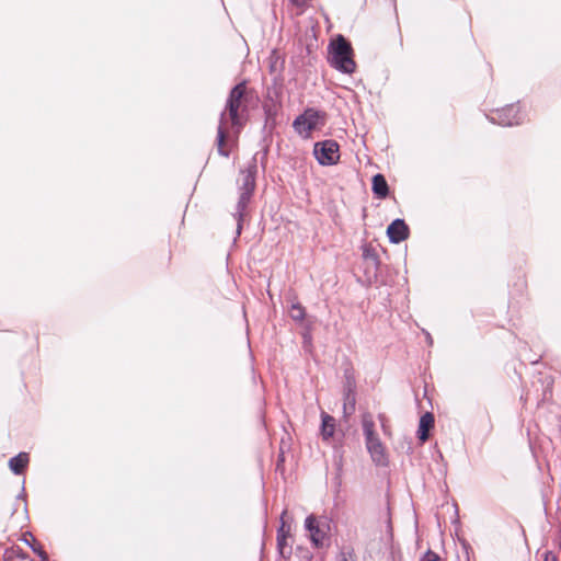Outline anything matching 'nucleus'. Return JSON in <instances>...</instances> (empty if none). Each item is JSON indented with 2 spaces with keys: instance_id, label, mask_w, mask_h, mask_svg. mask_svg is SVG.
<instances>
[{
  "instance_id": "10",
  "label": "nucleus",
  "mask_w": 561,
  "mask_h": 561,
  "mask_svg": "<svg viewBox=\"0 0 561 561\" xmlns=\"http://www.w3.org/2000/svg\"><path fill=\"white\" fill-rule=\"evenodd\" d=\"M409 227L403 219H394L387 228V236L391 243H400L408 239Z\"/></svg>"
},
{
  "instance_id": "22",
  "label": "nucleus",
  "mask_w": 561,
  "mask_h": 561,
  "mask_svg": "<svg viewBox=\"0 0 561 561\" xmlns=\"http://www.w3.org/2000/svg\"><path fill=\"white\" fill-rule=\"evenodd\" d=\"M420 561H440V559L437 553L427 550Z\"/></svg>"
},
{
  "instance_id": "28",
  "label": "nucleus",
  "mask_w": 561,
  "mask_h": 561,
  "mask_svg": "<svg viewBox=\"0 0 561 561\" xmlns=\"http://www.w3.org/2000/svg\"><path fill=\"white\" fill-rule=\"evenodd\" d=\"M427 342H430L432 344V337L428 333H427Z\"/></svg>"
},
{
  "instance_id": "14",
  "label": "nucleus",
  "mask_w": 561,
  "mask_h": 561,
  "mask_svg": "<svg viewBox=\"0 0 561 561\" xmlns=\"http://www.w3.org/2000/svg\"><path fill=\"white\" fill-rule=\"evenodd\" d=\"M30 461L28 454L20 453L19 455L12 457L9 460V468L15 474H21L24 472Z\"/></svg>"
},
{
  "instance_id": "8",
  "label": "nucleus",
  "mask_w": 561,
  "mask_h": 561,
  "mask_svg": "<svg viewBox=\"0 0 561 561\" xmlns=\"http://www.w3.org/2000/svg\"><path fill=\"white\" fill-rule=\"evenodd\" d=\"M286 516L287 510H284L280 515V526L277 529V550L284 558L291 554V548L287 545V538L290 536V526L286 524Z\"/></svg>"
},
{
  "instance_id": "4",
  "label": "nucleus",
  "mask_w": 561,
  "mask_h": 561,
  "mask_svg": "<svg viewBox=\"0 0 561 561\" xmlns=\"http://www.w3.org/2000/svg\"><path fill=\"white\" fill-rule=\"evenodd\" d=\"M305 527L309 531L310 540L316 548H322L328 545L330 535V520L328 517L309 515L305 520Z\"/></svg>"
},
{
  "instance_id": "17",
  "label": "nucleus",
  "mask_w": 561,
  "mask_h": 561,
  "mask_svg": "<svg viewBox=\"0 0 561 561\" xmlns=\"http://www.w3.org/2000/svg\"><path fill=\"white\" fill-rule=\"evenodd\" d=\"M362 427H363V434H364L365 438L376 434L375 422H374L373 415L370 413L363 414Z\"/></svg>"
},
{
  "instance_id": "18",
  "label": "nucleus",
  "mask_w": 561,
  "mask_h": 561,
  "mask_svg": "<svg viewBox=\"0 0 561 561\" xmlns=\"http://www.w3.org/2000/svg\"><path fill=\"white\" fill-rule=\"evenodd\" d=\"M289 316L295 322H302L306 317L305 308L299 302H293L289 310Z\"/></svg>"
},
{
  "instance_id": "13",
  "label": "nucleus",
  "mask_w": 561,
  "mask_h": 561,
  "mask_svg": "<svg viewBox=\"0 0 561 561\" xmlns=\"http://www.w3.org/2000/svg\"><path fill=\"white\" fill-rule=\"evenodd\" d=\"M373 193L378 198H386L389 195V186L385 176L380 173L373 176Z\"/></svg>"
},
{
  "instance_id": "9",
  "label": "nucleus",
  "mask_w": 561,
  "mask_h": 561,
  "mask_svg": "<svg viewBox=\"0 0 561 561\" xmlns=\"http://www.w3.org/2000/svg\"><path fill=\"white\" fill-rule=\"evenodd\" d=\"M356 386L355 380L351 376H346L344 383V403L343 413L345 417H348L355 412L356 405Z\"/></svg>"
},
{
  "instance_id": "23",
  "label": "nucleus",
  "mask_w": 561,
  "mask_h": 561,
  "mask_svg": "<svg viewBox=\"0 0 561 561\" xmlns=\"http://www.w3.org/2000/svg\"><path fill=\"white\" fill-rule=\"evenodd\" d=\"M379 443H381V440L379 439L377 433L365 438L366 448H369Z\"/></svg>"
},
{
  "instance_id": "29",
  "label": "nucleus",
  "mask_w": 561,
  "mask_h": 561,
  "mask_svg": "<svg viewBox=\"0 0 561 561\" xmlns=\"http://www.w3.org/2000/svg\"><path fill=\"white\" fill-rule=\"evenodd\" d=\"M545 561H556L554 558H552L551 560L548 558V556L546 557V560Z\"/></svg>"
},
{
  "instance_id": "20",
  "label": "nucleus",
  "mask_w": 561,
  "mask_h": 561,
  "mask_svg": "<svg viewBox=\"0 0 561 561\" xmlns=\"http://www.w3.org/2000/svg\"><path fill=\"white\" fill-rule=\"evenodd\" d=\"M335 561H356V557L352 549H343L336 556Z\"/></svg>"
},
{
  "instance_id": "5",
  "label": "nucleus",
  "mask_w": 561,
  "mask_h": 561,
  "mask_svg": "<svg viewBox=\"0 0 561 561\" xmlns=\"http://www.w3.org/2000/svg\"><path fill=\"white\" fill-rule=\"evenodd\" d=\"M313 153L321 165H333L340 160V146L333 139L314 144Z\"/></svg>"
},
{
  "instance_id": "2",
  "label": "nucleus",
  "mask_w": 561,
  "mask_h": 561,
  "mask_svg": "<svg viewBox=\"0 0 561 561\" xmlns=\"http://www.w3.org/2000/svg\"><path fill=\"white\" fill-rule=\"evenodd\" d=\"M256 163L253 162L245 170L241 171L240 196L236 206L233 217L237 221V237L242 232L245 210L255 190Z\"/></svg>"
},
{
  "instance_id": "6",
  "label": "nucleus",
  "mask_w": 561,
  "mask_h": 561,
  "mask_svg": "<svg viewBox=\"0 0 561 561\" xmlns=\"http://www.w3.org/2000/svg\"><path fill=\"white\" fill-rule=\"evenodd\" d=\"M488 118L491 123L501 126H514L524 122V115L516 104L506 105L505 107L493 111L491 115H488Z\"/></svg>"
},
{
  "instance_id": "16",
  "label": "nucleus",
  "mask_w": 561,
  "mask_h": 561,
  "mask_svg": "<svg viewBox=\"0 0 561 561\" xmlns=\"http://www.w3.org/2000/svg\"><path fill=\"white\" fill-rule=\"evenodd\" d=\"M321 435L324 440L330 439L334 435L335 419L327 413H322Z\"/></svg>"
},
{
  "instance_id": "3",
  "label": "nucleus",
  "mask_w": 561,
  "mask_h": 561,
  "mask_svg": "<svg viewBox=\"0 0 561 561\" xmlns=\"http://www.w3.org/2000/svg\"><path fill=\"white\" fill-rule=\"evenodd\" d=\"M329 64L337 71L352 75L356 69L351 43L337 35L329 45Z\"/></svg>"
},
{
  "instance_id": "31",
  "label": "nucleus",
  "mask_w": 561,
  "mask_h": 561,
  "mask_svg": "<svg viewBox=\"0 0 561 561\" xmlns=\"http://www.w3.org/2000/svg\"><path fill=\"white\" fill-rule=\"evenodd\" d=\"M294 1L298 3V0H294Z\"/></svg>"
},
{
  "instance_id": "19",
  "label": "nucleus",
  "mask_w": 561,
  "mask_h": 561,
  "mask_svg": "<svg viewBox=\"0 0 561 561\" xmlns=\"http://www.w3.org/2000/svg\"><path fill=\"white\" fill-rule=\"evenodd\" d=\"M23 554H24L23 549H21L19 546H12L4 550L3 560L4 561H20V559L22 558Z\"/></svg>"
},
{
  "instance_id": "26",
  "label": "nucleus",
  "mask_w": 561,
  "mask_h": 561,
  "mask_svg": "<svg viewBox=\"0 0 561 561\" xmlns=\"http://www.w3.org/2000/svg\"><path fill=\"white\" fill-rule=\"evenodd\" d=\"M23 541H24L26 545H28L30 547H31V546H34V545L31 542V540H28V539L26 538V536L24 537Z\"/></svg>"
},
{
  "instance_id": "15",
  "label": "nucleus",
  "mask_w": 561,
  "mask_h": 561,
  "mask_svg": "<svg viewBox=\"0 0 561 561\" xmlns=\"http://www.w3.org/2000/svg\"><path fill=\"white\" fill-rule=\"evenodd\" d=\"M367 451L369 453L371 460L378 465V466H386L388 462L385 446L382 443H379L377 445H374L369 448H367Z\"/></svg>"
},
{
  "instance_id": "21",
  "label": "nucleus",
  "mask_w": 561,
  "mask_h": 561,
  "mask_svg": "<svg viewBox=\"0 0 561 561\" xmlns=\"http://www.w3.org/2000/svg\"><path fill=\"white\" fill-rule=\"evenodd\" d=\"M32 550L41 558V561H48V554L39 546H31Z\"/></svg>"
},
{
  "instance_id": "25",
  "label": "nucleus",
  "mask_w": 561,
  "mask_h": 561,
  "mask_svg": "<svg viewBox=\"0 0 561 561\" xmlns=\"http://www.w3.org/2000/svg\"><path fill=\"white\" fill-rule=\"evenodd\" d=\"M20 561H34L26 552L22 556Z\"/></svg>"
},
{
  "instance_id": "1",
  "label": "nucleus",
  "mask_w": 561,
  "mask_h": 561,
  "mask_svg": "<svg viewBox=\"0 0 561 561\" xmlns=\"http://www.w3.org/2000/svg\"><path fill=\"white\" fill-rule=\"evenodd\" d=\"M249 107V92L245 82L236 84L228 95L225 110L220 113L219 125L217 128V150L222 157H229V150L225 148L227 141V117L230 119L231 127L237 133L243 127Z\"/></svg>"
},
{
  "instance_id": "27",
  "label": "nucleus",
  "mask_w": 561,
  "mask_h": 561,
  "mask_svg": "<svg viewBox=\"0 0 561 561\" xmlns=\"http://www.w3.org/2000/svg\"><path fill=\"white\" fill-rule=\"evenodd\" d=\"M558 540H559V545L561 547V527H560L559 533H558Z\"/></svg>"
},
{
  "instance_id": "30",
  "label": "nucleus",
  "mask_w": 561,
  "mask_h": 561,
  "mask_svg": "<svg viewBox=\"0 0 561 561\" xmlns=\"http://www.w3.org/2000/svg\"><path fill=\"white\" fill-rule=\"evenodd\" d=\"M27 535H28L30 537H32L33 541H35V539H34V537H33L32 533H28Z\"/></svg>"
},
{
  "instance_id": "7",
  "label": "nucleus",
  "mask_w": 561,
  "mask_h": 561,
  "mask_svg": "<svg viewBox=\"0 0 561 561\" xmlns=\"http://www.w3.org/2000/svg\"><path fill=\"white\" fill-rule=\"evenodd\" d=\"M323 118V113L313 108H308L301 115L296 117L293 126L299 135L308 137L313 129L318 128L321 124L320 121Z\"/></svg>"
},
{
  "instance_id": "24",
  "label": "nucleus",
  "mask_w": 561,
  "mask_h": 561,
  "mask_svg": "<svg viewBox=\"0 0 561 561\" xmlns=\"http://www.w3.org/2000/svg\"><path fill=\"white\" fill-rule=\"evenodd\" d=\"M378 417H379V420H380V422H381V426H382L383 432H385V433H387V425H386V423H385V421H386L385 415H383V414H379V416H378Z\"/></svg>"
},
{
  "instance_id": "11",
  "label": "nucleus",
  "mask_w": 561,
  "mask_h": 561,
  "mask_svg": "<svg viewBox=\"0 0 561 561\" xmlns=\"http://www.w3.org/2000/svg\"><path fill=\"white\" fill-rule=\"evenodd\" d=\"M363 260L365 263V273L369 277H376L379 268V257L376 249L373 245L365 244L363 247Z\"/></svg>"
},
{
  "instance_id": "12",
  "label": "nucleus",
  "mask_w": 561,
  "mask_h": 561,
  "mask_svg": "<svg viewBox=\"0 0 561 561\" xmlns=\"http://www.w3.org/2000/svg\"><path fill=\"white\" fill-rule=\"evenodd\" d=\"M434 415L430 412L424 413L419 423L417 438L425 443L430 437V432L434 427Z\"/></svg>"
}]
</instances>
